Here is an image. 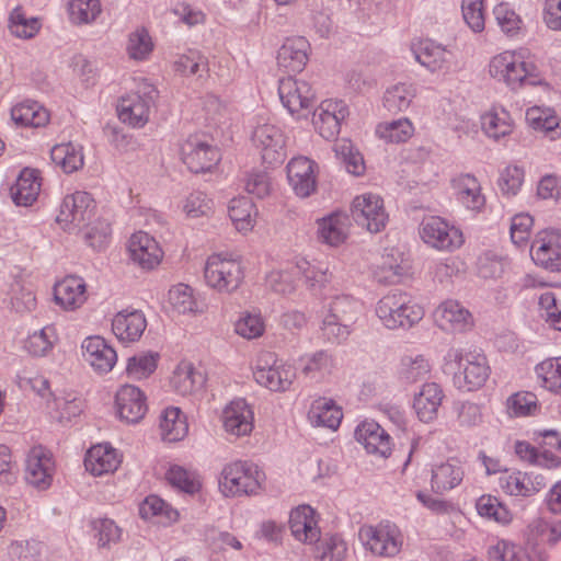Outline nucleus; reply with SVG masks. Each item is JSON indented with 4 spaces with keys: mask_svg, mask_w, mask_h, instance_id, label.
Here are the masks:
<instances>
[{
    "mask_svg": "<svg viewBox=\"0 0 561 561\" xmlns=\"http://www.w3.org/2000/svg\"><path fill=\"white\" fill-rule=\"evenodd\" d=\"M476 508L481 517L508 524L512 520L510 510L493 495L484 494L477 500Z\"/></svg>",
    "mask_w": 561,
    "mask_h": 561,
    "instance_id": "obj_49",
    "label": "nucleus"
},
{
    "mask_svg": "<svg viewBox=\"0 0 561 561\" xmlns=\"http://www.w3.org/2000/svg\"><path fill=\"white\" fill-rule=\"evenodd\" d=\"M299 367L306 378L320 381L332 374L335 359L328 351L320 350L302 355L299 358Z\"/></svg>",
    "mask_w": 561,
    "mask_h": 561,
    "instance_id": "obj_33",
    "label": "nucleus"
},
{
    "mask_svg": "<svg viewBox=\"0 0 561 561\" xmlns=\"http://www.w3.org/2000/svg\"><path fill=\"white\" fill-rule=\"evenodd\" d=\"M101 12L100 0H72V22L78 25L93 23Z\"/></svg>",
    "mask_w": 561,
    "mask_h": 561,
    "instance_id": "obj_63",
    "label": "nucleus"
},
{
    "mask_svg": "<svg viewBox=\"0 0 561 561\" xmlns=\"http://www.w3.org/2000/svg\"><path fill=\"white\" fill-rule=\"evenodd\" d=\"M147 328V320L140 310L125 309L117 312L112 320V331L118 341L134 343Z\"/></svg>",
    "mask_w": 561,
    "mask_h": 561,
    "instance_id": "obj_24",
    "label": "nucleus"
},
{
    "mask_svg": "<svg viewBox=\"0 0 561 561\" xmlns=\"http://www.w3.org/2000/svg\"><path fill=\"white\" fill-rule=\"evenodd\" d=\"M482 128L484 133L495 140L510 135L513 130L508 112H490L482 116Z\"/></svg>",
    "mask_w": 561,
    "mask_h": 561,
    "instance_id": "obj_52",
    "label": "nucleus"
},
{
    "mask_svg": "<svg viewBox=\"0 0 561 561\" xmlns=\"http://www.w3.org/2000/svg\"><path fill=\"white\" fill-rule=\"evenodd\" d=\"M181 157L184 164L193 173L208 172L221 159L219 150L198 136H190L182 144Z\"/></svg>",
    "mask_w": 561,
    "mask_h": 561,
    "instance_id": "obj_14",
    "label": "nucleus"
},
{
    "mask_svg": "<svg viewBox=\"0 0 561 561\" xmlns=\"http://www.w3.org/2000/svg\"><path fill=\"white\" fill-rule=\"evenodd\" d=\"M317 558L320 561H343L347 554V545L340 535L320 538Z\"/></svg>",
    "mask_w": 561,
    "mask_h": 561,
    "instance_id": "obj_54",
    "label": "nucleus"
},
{
    "mask_svg": "<svg viewBox=\"0 0 561 561\" xmlns=\"http://www.w3.org/2000/svg\"><path fill=\"white\" fill-rule=\"evenodd\" d=\"M530 255L536 265L550 272L561 271V230L539 231L531 242Z\"/></svg>",
    "mask_w": 561,
    "mask_h": 561,
    "instance_id": "obj_13",
    "label": "nucleus"
},
{
    "mask_svg": "<svg viewBox=\"0 0 561 561\" xmlns=\"http://www.w3.org/2000/svg\"><path fill=\"white\" fill-rule=\"evenodd\" d=\"M318 164L307 157L293 158L287 164V179L299 197L310 196L317 187L314 170Z\"/></svg>",
    "mask_w": 561,
    "mask_h": 561,
    "instance_id": "obj_21",
    "label": "nucleus"
},
{
    "mask_svg": "<svg viewBox=\"0 0 561 561\" xmlns=\"http://www.w3.org/2000/svg\"><path fill=\"white\" fill-rule=\"evenodd\" d=\"M444 392L436 382L424 383L414 396L413 408L420 421L430 423L437 417Z\"/></svg>",
    "mask_w": 561,
    "mask_h": 561,
    "instance_id": "obj_30",
    "label": "nucleus"
},
{
    "mask_svg": "<svg viewBox=\"0 0 561 561\" xmlns=\"http://www.w3.org/2000/svg\"><path fill=\"white\" fill-rule=\"evenodd\" d=\"M174 69L184 76L202 77L208 72V60L201 51L190 49L174 61Z\"/></svg>",
    "mask_w": 561,
    "mask_h": 561,
    "instance_id": "obj_55",
    "label": "nucleus"
},
{
    "mask_svg": "<svg viewBox=\"0 0 561 561\" xmlns=\"http://www.w3.org/2000/svg\"><path fill=\"white\" fill-rule=\"evenodd\" d=\"M160 431L165 442H179L188 433L186 416L179 408L169 407L160 416Z\"/></svg>",
    "mask_w": 561,
    "mask_h": 561,
    "instance_id": "obj_38",
    "label": "nucleus"
},
{
    "mask_svg": "<svg viewBox=\"0 0 561 561\" xmlns=\"http://www.w3.org/2000/svg\"><path fill=\"white\" fill-rule=\"evenodd\" d=\"M413 55L422 66L431 71L442 69L450 53L432 39H422L412 46Z\"/></svg>",
    "mask_w": 561,
    "mask_h": 561,
    "instance_id": "obj_36",
    "label": "nucleus"
},
{
    "mask_svg": "<svg viewBox=\"0 0 561 561\" xmlns=\"http://www.w3.org/2000/svg\"><path fill=\"white\" fill-rule=\"evenodd\" d=\"M42 22L38 18L27 16L21 7L12 10L9 18V30L12 35L28 39L41 30Z\"/></svg>",
    "mask_w": 561,
    "mask_h": 561,
    "instance_id": "obj_46",
    "label": "nucleus"
},
{
    "mask_svg": "<svg viewBox=\"0 0 561 561\" xmlns=\"http://www.w3.org/2000/svg\"><path fill=\"white\" fill-rule=\"evenodd\" d=\"M126 50L130 59L139 61L148 59L153 50V42L149 32L144 27L131 32Z\"/></svg>",
    "mask_w": 561,
    "mask_h": 561,
    "instance_id": "obj_53",
    "label": "nucleus"
},
{
    "mask_svg": "<svg viewBox=\"0 0 561 561\" xmlns=\"http://www.w3.org/2000/svg\"><path fill=\"white\" fill-rule=\"evenodd\" d=\"M561 539V520L538 518L529 525V540L556 545Z\"/></svg>",
    "mask_w": 561,
    "mask_h": 561,
    "instance_id": "obj_48",
    "label": "nucleus"
},
{
    "mask_svg": "<svg viewBox=\"0 0 561 561\" xmlns=\"http://www.w3.org/2000/svg\"><path fill=\"white\" fill-rule=\"evenodd\" d=\"M139 515L141 518L169 525L178 520L179 512L158 495H148L139 504Z\"/></svg>",
    "mask_w": 561,
    "mask_h": 561,
    "instance_id": "obj_39",
    "label": "nucleus"
},
{
    "mask_svg": "<svg viewBox=\"0 0 561 561\" xmlns=\"http://www.w3.org/2000/svg\"><path fill=\"white\" fill-rule=\"evenodd\" d=\"M457 199L468 209L479 210L484 206L485 198L481 194L478 180L470 174L460 175L455 180Z\"/></svg>",
    "mask_w": 561,
    "mask_h": 561,
    "instance_id": "obj_42",
    "label": "nucleus"
},
{
    "mask_svg": "<svg viewBox=\"0 0 561 561\" xmlns=\"http://www.w3.org/2000/svg\"><path fill=\"white\" fill-rule=\"evenodd\" d=\"M121 459L116 450L106 444L91 447L84 457V467L93 476L113 473L119 466Z\"/></svg>",
    "mask_w": 561,
    "mask_h": 561,
    "instance_id": "obj_31",
    "label": "nucleus"
},
{
    "mask_svg": "<svg viewBox=\"0 0 561 561\" xmlns=\"http://www.w3.org/2000/svg\"><path fill=\"white\" fill-rule=\"evenodd\" d=\"M41 191L38 171L25 168L20 172L15 184L11 187L13 202L19 206H28L36 201Z\"/></svg>",
    "mask_w": 561,
    "mask_h": 561,
    "instance_id": "obj_34",
    "label": "nucleus"
},
{
    "mask_svg": "<svg viewBox=\"0 0 561 561\" xmlns=\"http://www.w3.org/2000/svg\"><path fill=\"white\" fill-rule=\"evenodd\" d=\"M91 527L94 537L98 539L99 547H111L117 543L122 536V529L111 518H96L91 520Z\"/></svg>",
    "mask_w": 561,
    "mask_h": 561,
    "instance_id": "obj_57",
    "label": "nucleus"
},
{
    "mask_svg": "<svg viewBox=\"0 0 561 561\" xmlns=\"http://www.w3.org/2000/svg\"><path fill=\"white\" fill-rule=\"evenodd\" d=\"M420 236L426 244L439 251L451 252L463 243L461 230L437 216L423 219Z\"/></svg>",
    "mask_w": 561,
    "mask_h": 561,
    "instance_id": "obj_10",
    "label": "nucleus"
},
{
    "mask_svg": "<svg viewBox=\"0 0 561 561\" xmlns=\"http://www.w3.org/2000/svg\"><path fill=\"white\" fill-rule=\"evenodd\" d=\"M214 203L202 191L190 193L182 202V210L188 218L208 216L213 210Z\"/></svg>",
    "mask_w": 561,
    "mask_h": 561,
    "instance_id": "obj_59",
    "label": "nucleus"
},
{
    "mask_svg": "<svg viewBox=\"0 0 561 561\" xmlns=\"http://www.w3.org/2000/svg\"><path fill=\"white\" fill-rule=\"evenodd\" d=\"M228 213L237 230L249 231L253 227V215L256 214V209L249 197L232 198Z\"/></svg>",
    "mask_w": 561,
    "mask_h": 561,
    "instance_id": "obj_47",
    "label": "nucleus"
},
{
    "mask_svg": "<svg viewBox=\"0 0 561 561\" xmlns=\"http://www.w3.org/2000/svg\"><path fill=\"white\" fill-rule=\"evenodd\" d=\"M204 277L209 287L218 291L230 293L240 286L243 279V270L237 260L224 257L221 254H213L206 261Z\"/></svg>",
    "mask_w": 561,
    "mask_h": 561,
    "instance_id": "obj_9",
    "label": "nucleus"
},
{
    "mask_svg": "<svg viewBox=\"0 0 561 561\" xmlns=\"http://www.w3.org/2000/svg\"><path fill=\"white\" fill-rule=\"evenodd\" d=\"M376 314L387 329H410L423 319L424 310L408 294L396 290L377 302Z\"/></svg>",
    "mask_w": 561,
    "mask_h": 561,
    "instance_id": "obj_3",
    "label": "nucleus"
},
{
    "mask_svg": "<svg viewBox=\"0 0 561 561\" xmlns=\"http://www.w3.org/2000/svg\"><path fill=\"white\" fill-rule=\"evenodd\" d=\"M362 304L351 295L342 294L334 296L329 304L328 316L330 319H337L342 322L354 325L360 314Z\"/></svg>",
    "mask_w": 561,
    "mask_h": 561,
    "instance_id": "obj_43",
    "label": "nucleus"
},
{
    "mask_svg": "<svg viewBox=\"0 0 561 561\" xmlns=\"http://www.w3.org/2000/svg\"><path fill=\"white\" fill-rule=\"evenodd\" d=\"M264 477L256 465L248 461H234L222 469L219 489L225 496L256 494Z\"/></svg>",
    "mask_w": 561,
    "mask_h": 561,
    "instance_id": "obj_6",
    "label": "nucleus"
},
{
    "mask_svg": "<svg viewBox=\"0 0 561 561\" xmlns=\"http://www.w3.org/2000/svg\"><path fill=\"white\" fill-rule=\"evenodd\" d=\"M234 331L240 336L252 340L263 335L265 323L260 313H244L234 324Z\"/></svg>",
    "mask_w": 561,
    "mask_h": 561,
    "instance_id": "obj_64",
    "label": "nucleus"
},
{
    "mask_svg": "<svg viewBox=\"0 0 561 561\" xmlns=\"http://www.w3.org/2000/svg\"><path fill=\"white\" fill-rule=\"evenodd\" d=\"M159 96L157 88L142 81L137 85L136 91L123 95L117 105L118 118L124 124L133 128L144 127L150 116V111L154 106Z\"/></svg>",
    "mask_w": 561,
    "mask_h": 561,
    "instance_id": "obj_5",
    "label": "nucleus"
},
{
    "mask_svg": "<svg viewBox=\"0 0 561 561\" xmlns=\"http://www.w3.org/2000/svg\"><path fill=\"white\" fill-rule=\"evenodd\" d=\"M172 386L182 396H186L201 388L204 378L201 373L196 371L194 367L188 364L179 367L172 377Z\"/></svg>",
    "mask_w": 561,
    "mask_h": 561,
    "instance_id": "obj_51",
    "label": "nucleus"
},
{
    "mask_svg": "<svg viewBox=\"0 0 561 561\" xmlns=\"http://www.w3.org/2000/svg\"><path fill=\"white\" fill-rule=\"evenodd\" d=\"M129 261L144 271L156 268L163 256L159 243L147 232L138 231L131 234L127 247Z\"/></svg>",
    "mask_w": 561,
    "mask_h": 561,
    "instance_id": "obj_15",
    "label": "nucleus"
},
{
    "mask_svg": "<svg viewBox=\"0 0 561 561\" xmlns=\"http://www.w3.org/2000/svg\"><path fill=\"white\" fill-rule=\"evenodd\" d=\"M492 78L504 82L512 90L541 83L537 66L527 61L522 53L506 50L494 56L489 65Z\"/></svg>",
    "mask_w": 561,
    "mask_h": 561,
    "instance_id": "obj_2",
    "label": "nucleus"
},
{
    "mask_svg": "<svg viewBox=\"0 0 561 561\" xmlns=\"http://www.w3.org/2000/svg\"><path fill=\"white\" fill-rule=\"evenodd\" d=\"M351 213L354 221L371 233L380 232L388 221L382 198L371 193L356 196Z\"/></svg>",
    "mask_w": 561,
    "mask_h": 561,
    "instance_id": "obj_11",
    "label": "nucleus"
},
{
    "mask_svg": "<svg viewBox=\"0 0 561 561\" xmlns=\"http://www.w3.org/2000/svg\"><path fill=\"white\" fill-rule=\"evenodd\" d=\"M465 477V470L457 459L433 466L431 486L435 493H444L457 488Z\"/></svg>",
    "mask_w": 561,
    "mask_h": 561,
    "instance_id": "obj_32",
    "label": "nucleus"
},
{
    "mask_svg": "<svg viewBox=\"0 0 561 561\" xmlns=\"http://www.w3.org/2000/svg\"><path fill=\"white\" fill-rule=\"evenodd\" d=\"M252 141L262 151L267 163H279L285 156V137L282 129L271 123L259 124L252 133Z\"/></svg>",
    "mask_w": 561,
    "mask_h": 561,
    "instance_id": "obj_18",
    "label": "nucleus"
},
{
    "mask_svg": "<svg viewBox=\"0 0 561 561\" xmlns=\"http://www.w3.org/2000/svg\"><path fill=\"white\" fill-rule=\"evenodd\" d=\"M297 268L302 275L306 286L316 295H321L331 280L332 274L324 263H310L307 260H299Z\"/></svg>",
    "mask_w": 561,
    "mask_h": 561,
    "instance_id": "obj_41",
    "label": "nucleus"
},
{
    "mask_svg": "<svg viewBox=\"0 0 561 561\" xmlns=\"http://www.w3.org/2000/svg\"><path fill=\"white\" fill-rule=\"evenodd\" d=\"M54 339V327H45L28 335L24 347L33 356H44L53 347Z\"/></svg>",
    "mask_w": 561,
    "mask_h": 561,
    "instance_id": "obj_61",
    "label": "nucleus"
},
{
    "mask_svg": "<svg viewBox=\"0 0 561 561\" xmlns=\"http://www.w3.org/2000/svg\"><path fill=\"white\" fill-rule=\"evenodd\" d=\"M445 360L458 365L454 375L455 386L462 391H473L481 388L489 378L490 367L484 354L478 351L463 353L458 348L448 350Z\"/></svg>",
    "mask_w": 561,
    "mask_h": 561,
    "instance_id": "obj_4",
    "label": "nucleus"
},
{
    "mask_svg": "<svg viewBox=\"0 0 561 561\" xmlns=\"http://www.w3.org/2000/svg\"><path fill=\"white\" fill-rule=\"evenodd\" d=\"M358 536L365 550L374 557L393 558L399 554L403 546L401 530L390 522L364 525L359 528Z\"/></svg>",
    "mask_w": 561,
    "mask_h": 561,
    "instance_id": "obj_7",
    "label": "nucleus"
},
{
    "mask_svg": "<svg viewBox=\"0 0 561 561\" xmlns=\"http://www.w3.org/2000/svg\"><path fill=\"white\" fill-rule=\"evenodd\" d=\"M169 302L178 313H193L197 310L193 289L184 284H178L169 290Z\"/></svg>",
    "mask_w": 561,
    "mask_h": 561,
    "instance_id": "obj_56",
    "label": "nucleus"
},
{
    "mask_svg": "<svg viewBox=\"0 0 561 561\" xmlns=\"http://www.w3.org/2000/svg\"><path fill=\"white\" fill-rule=\"evenodd\" d=\"M413 134L414 126L408 118L383 122L376 127V135L388 144L407 142Z\"/></svg>",
    "mask_w": 561,
    "mask_h": 561,
    "instance_id": "obj_45",
    "label": "nucleus"
},
{
    "mask_svg": "<svg viewBox=\"0 0 561 561\" xmlns=\"http://www.w3.org/2000/svg\"><path fill=\"white\" fill-rule=\"evenodd\" d=\"M309 43L305 37L287 38L277 53V66L291 76L304 70L308 61Z\"/></svg>",
    "mask_w": 561,
    "mask_h": 561,
    "instance_id": "obj_26",
    "label": "nucleus"
},
{
    "mask_svg": "<svg viewBox=\"0 0 561 561\" xmlns=\"http://www.w3.org/2000/svg\"><path fill=\"white\" fill-rule=\"evenodd\" d=\"M501 490L511 496L530 497L546 488L547 481L541 473L505 470L499 479Z\"/></svg>",
    "mask_w": 561,
    "mask_h": 561,
    "instance_id": "obj_17",
    "label": "nucleus"
},
{
    "mask_svg": "<svg viewBox=\"0 0 561 561\" xmlns=\"http://www.w3.org/2000/svg\"><path fill=\"white\" fill-rule=\"evenodd\" d=\"M43 543L41 541L16 540L8 549L12 561H39L42 557Z\"/></svg>",
    "mask_w": 561,
    "mask_h": 561,
    "instance_id": "obj_60",
    "label": "nucleus"
},
{
    "mask_svg": "<svg viewBox=\"0 0 561 561\" xmlns=\"http://www.w3.org/2000/svg\"><path fill=\"white\" fill-rule=\"evenodd\" d=\"M355 438L367 453L387 457L391 453L390 435L374 420H365L355 430Z\"/></svg>",
    "mask_w": 561,
    "mask_h": 561,
    "instance_id": "obj_25",
    "label": "nucleus"
},
{
    "mask_svg": "<svg viewBox=\"0 0 561 561\" xmlns=\"http://www.w3.org/2000/svg\"><path fill=\"white\" fill-rule=\"evenodd\" d=\"M278 95L283 106L298 118L306 116L314 103V92L311 85L293 76L279 79Z\"/></svg>",
    "mask_w": 561,
    "mask_h": 561,
    "instance_id": "obj_12",
    "label": "nucleus"
},
{
    "mask_svg": "<svg viewBox=\"0 0 561 561\" xmlns=\"http://www.w3.org/2000/svg\"><path fill=\"white\" fill-rule=\"evenodd\" d=\"M160 356L154 352L139 353L128 358L126 374L129 378L140 380L149 377L157 368Z\"/></svg>",
    "mask_w": 561,
    "mask_h": 561,
    "instance_id": "obj_50",
    "label": "nucleus"
},
{
    "mask_svg": "<svg viewBox=\"0 0 561 561\" xmlns=\"http://www.w3.org/2000/svg\"><path fill=\"white\" fill-rule=\"evenodd\" d=\"M416 95L412 83L400 82L388 88L382 98L385 108L392 114L407 111Z\"/></svg>",
    "mask_w": 561,
    "mask_h": 561,
    "instance_id": "obj_40",
    "label": "nucleus"
},
{
    "mask_svg": "<svg viewBox=\"0 0 561 561\" xmlns=\"http://www.w3.org/2000/svg\"><path fill=\"white\" fill-rule=\"evenodd\" d=\"M319 239L330 247L344 243L351 226L350 216L343 211H334L317 221Z\"/></svg>",
    "mask_w": 561,
    "mask_h": 561,
    "instance_id": "obj_29",
    "label": "nucleus"
},
{
    "mask_svg": "<svg viewBox=\"0 0 561 561\" xmlns=\"http://www.w3.org/2000/svg\"><path fill=\"white\" fill-rule=\"evenodd\" d=\"M435 323L444 331L463 332L473 324L468 309L459 301L447 299L443 301L433 313Z\"/></svg>",
    "mask_w": 561,
    "mask_h": 561,
    "instance_id": "obj_22",
    "label": "nucleus"
},
{
    "mask_svg": "<svg viewBox=\"0 0 561 561\" xmlns=\"http://www.w3.org/2000/svg\"><path fill=\"white\" fill-rule=\"evenodd\" d=\"M540 385L554 394H561V356L549 357L535 367Z\"/></svg>",
    "mask_w": 561,
    "mask_h": 561,
    "instance_id": "obj_44",
    "label": "nucleus"
},
{
    "mask_svg": "<svg viewBox=\"0 0 561 561\" xmlns=\"http://www.w3.org/2000/svg\"><path fill=\"white\" fill-rule=\"evenodd\" d=\"M96 202L84 191L72 193V228L78 229L87 245L96 251L103 250L110 243L111 225L98 216Z\"/></svg>",
    "mask_w": 561,
    "mask_h": 561,
    "instance_id": "obj_1",
    "label": "nucleus"
},
{
    "mask_svg": "<svg viewBox=\"0 0 561 561\" xmlns=\"http://www.w3.org/2000/svg\"><path fill=\"white\" fill-rule=\"evenodd\" d=\"M81 350L83 359L98 374L110 373L117 362L116 351L100 335L85 337Z\"/></svg>",
    "mask_w": 561,
    "mask_h": 561,
    "instance_id": "obj_20",
    "label": "nucleus"
},
{
    "mask_svg": "<svg viewBox=\"0 0 561 561\" xmlns=\"http://www.w3.org/2000/svg\"><path fill=\"white\" fill-rule=\"evenodd\" d=\"M11 118L18 126L37 128L48 123L49 115L39 103L26 100L11 108Z\"/></svg>",
    "mask_w": 561,
    "mask_h": 561,
    "instance_id": "obj_37",
    "label": "nucleus"
},
{
    "mask_svg": "<svg viewBox=\"0 0 561 561\" xmlns=\"http://www.w3.org/2000/svg\"><path fill=\"white\" fill-rule=\"evenodd\" d=\"M431 371V365L423 355L415 357L405 356L402 358L401 378L409 382L414 383L424 379Z\"/></svg>",
    "mask_w": 561,
    "mask_h": 561,
    "instance_id": "obj_58",
    "label": "nucleus"
},
{
    "mask_svg": "<svg viewBox=\"0 0 561 561\" xmlns=\"http://www.w3.org/2000/svg\"><path fill=\"white\" fill-rule=\"evenodd\" d=\"M222 422L227 433L237 437L245 436L253 430L254 414L244 399H237L224 410Z\"/></svg>",
    "mask_w": 561,
    "mask_h": 561,
    "instance_id": "obj_27",
    "label": "nucleus"
},
{
    "mask_svg": "<svg viewBox=\"0 0 561 561\" xmlns=\"http://www.w3.org/2000/svg\"><path fill=\"white\" fill-rule=\"evenodd\" d=\"M54 461L43 446L33 447L26 458L25 480L37 490H46L53 481Z\"/></svg>",
    "mask_w": 561,
    "mask_h": 561,
    "instance_id": "obj_19",
    "label": "nucleus"
},
{
    "mask_svg": "<svg viewBox=\"0 0 561 561\" xmlns=\"http://www.w3.org/2000/svg\"><path fill=\"white\" fill-rule=\"evenodd\" d=\"M488 556L491 561H530L520 547L505 540H499L490 546Z\"/></svg>",
    "mask_w": 561,
    "mask_h": 561,
    "instance_id": "obj_62",
    "label": "nucleus"
},
{
    "mask_svg": "<svg viewBox=\"0 0 561 561\" xmlns=\"http://www.w3.org/2000/svg\"><path fill=\"white\" fill-rule=\"evenodd\" d=\"M254 380L271 391H287L296 378L295 368L279 360L274 353H261L253 368Z\"/></svg>",
    "mask_w": 561,
    "mask_h": 561,
    "instance_id": "obj_8",
    "label": "nucleus"
},
{
    "mask_svg": "<svg viewBox=\"0 0 561 561\" xmlns=\"http://www.w3.org/2000/svg\"><path fill=\"white\" fill-rule=\"evenodd\" d=\"M343 413L332 399L318 398L312 401L308 411V420L313 426L336 430L342 421Z\"/></svg>",
    "mask_w": 561,
    "mask_h": 561,
    "instance_id": "obj_35",
    "label": "nucleus"
},
{
    "mask_svg": "<svg viewBox=\"0 0 561 561\" xmlns=\"http://www.w3.org/2000/svg\"><path fill=\"white\" fill-rule=\"evenodd\" d=\"M115 402L119 419L129 424L142 420L148 410L146 396L138 387L131 385L121 387Z\"/></svg>",
    "mask_w": 561,
    "mask_h": 561,
    "instance_id": "obj_23",
    "label": "nucleus"
},
{
    "mask_svg": "<svg viewBox=\"0 0 561 561\" xmlns=\"http://www.w3.org/2000/svg\"><path fill=\"white\" fill-rule=\"evenodd\" d=\"M291 535L305 543H316L320 540L321 531L314 519V512L308 505H300L289 515Z\"/></svg>",
    "mask_w": 561,
    "mask_h": 561,
    "instance_id": "obj_28",
    "label": "nucleus"
},
{
    "mask_svg": "<svg viewBox=\"0 0 561 561\" xmlns=\"http://www.w3.org/2000/svg\"><path fill=\"white\" fill-rule=\"evenodd\" d=\"M348 115V110L343 101L325 100L313 112L312 123L316 130L327 140L337 137L341 123Z\"/></svg>",
    "mask_w": 561,
    "mask_h": 561,
    "instance_id": "obj_16",
    "label": "nucleus"
}]
</instances>
